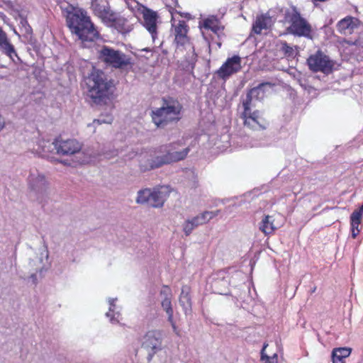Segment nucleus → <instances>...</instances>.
<instances>
[{"label": "nucleus", "mask_w": 363, "mask_h": 363, "mask_svg": "<svg viewBox=\"0 0 363 363\" xmlns=\"http://www.w3.org/2000/svg\"><path fill=\"white\" fill-rule=\"evenodd\" d=\"M280 50L284 52V55L287 57H294L296 55V50L294 47L289 45L286 42L283 41L280 43Z\"/></svg>", "instance_id": "31"}, {"label": "nucleus", "mask_w": 363, "mask_h": 363, "mask_svg": "<svg viewBox=\"0 0 363 363\" xmlns=\"http://www.w3.org/2000/svg\"><path fill=\"white\" fill-rule=\"evenodd\" d=\"M315 290H316V287L315 286V287L313 289V290H312V293L315 292Z\"/></svg>", "instance_id": "39"}, {"label": "nucleus", "mask_w": 363, "mask_h": 363, "mask_svg": "<svg viewBox=\"0 0 363 363\" xmlns=\"http://www.w3.org/2000/svg\"><path fill=\"white\" fill-rule=\"evenodd\" d=\"M6 33L2 30V28L0 27V38L3 35H4Z\"/></svg>", "instance_id": "38"}, {"label": "nucleus", "mask_w": 363, "mask_h": 363, "mask_svg": "<svg viewBox=\"0 0 363 363\" xmlns=\"http://www.w3.org/2000/svg\"><path fill=\"white\" fill-rule=\"evenodd\" d=\"M126 4L128 9L135 14H141L147 9L135 0H128Z\"/></svg>", "instance_id": "30"}, {"label": "nucleus", "mask_w": 363, "mask_h": 363, "mask_svg": "<svg viewBox=\"0 0 363 363\" xmlns=\"http://www.w3.org/2000/svg\"><path fill=\"white\" fill-rule=\"evenodd\" d=\"M136 23L137 21L133 16H125L113 12L105 25L113 28L122 35H126L133 30Z\"/></svg>", "instance_id": "11"}, {"label": "nucleus", "mask_w": 363, "mask_h": 363, "mask_svg": "<svg viewBox=\"0 0 363 363\" xmlns=\"http://www.w3.org/2000/svg\"><path fill=\"white\" fill-rule=\"evenodd\" d=\"M244 111L242 113L244 124L253 130L264 129L266 123L258 111H252L247 101H243Z\"/></svg>", "instance_id": "13"}, {"label": "nucleus", "mask_w": 363, "mask_h": 363, "mask_svg": "<svg viewBox=\"0 0 363 363\" xmlns=\"http://www.w3.org/2000/svg\"><path fill=\"white\" fill-rule=\"evenodd\" d=\"M272 84L266 82L259 84L257 86L252 88L247 94V98L244 101H247L251 106L254 99L261 100L264 97L265 92L272 89Z\"/></svg>", "instance_id": "20"}, {"label": "nucleus", "mask_w": 363, "mask_h": 363, "mask_svg": "<svg viewBox=\"0 0 363 363\" xmlns=\"http://www.w3.org/2000/svg\"><path fill=\"white\" fill-rule=\"evenodd\" d=\"M268 347V343L264 342L262 349L260 352V360L263 363H278V356L274 353L272 356H269L266 353V349Z\"/></svg>", "instance_id": "29"}, {"label": "nucleus", "mask_w": 363, "mask_h": 363, "mask_svg": "<svg viewBox=\"0 0 363 363\" xmlns=\"http://www.w3.org/2000/svg\"><path fill=\"white\" fill-rule=\"evenodd\" d=\"M85 82L88 96L96 104H106L113 94V82L99 69H93Z\"/></svg>", "instance_id": "2"}, {"label": "nucleus", "mask_w": 363, "mask_h": 363, "mask_svg": "<svg viewBox=\"0 0 363 363\" xmlns=\"http://www.w3.org/2000/svg\"><path fill=\"white\" fill-rule=\"evenodd\" d=\"M363 216L358 215L357 213H352L350 216L351 232L352 238H356L360 230L359 228Z\"/></svg>", "instance_id": "28"}, {"label": "nucleus", "mask_w": 363, "mask_h": 363, "mask_svg": "<svg viewBox=\"0 0 363 363\" xmlns=\"http://www.w3.org/2000/svg\"><path fill=\"white\" fill-rule=\"evenodd\" d=\"M182 106L177 101H164L162 107L152 111V119L157 127H164L181 118Z\"/></svg>", "instance_id": "6"}, {"label": "nucleus", "mask_w": 363, "mask_h": 363, "mask_svg": "<svg viewBox=\"0 0 363 363\" xmlns=\"http://www.w3.org/2000/svg\"><path fill=\"white\" fill-rule=\"evenodd\" d=\"M240 69L241 58L238 55H235L227 59L224 64L217 71V74L220 78L225 80L232 74L239 72Z\"/></svg>", "instance_id": "15"}, {"label": "nucleus", "mask_w": 363, "mask_h": 363, "mask_svg": "<svg viewBox=\"0 0 363 363\" xmlns=\"http://www.w3.org/2000/svg\"><path fill=\"white\" fill-rule=\"evenodd\" d=\"M99 59L115 69H124L131 65V57L122 51L104 45L99 52Z\"/></svg>", "instance_id": "8"}, {"label": "nucleus", "mask_w": 363, "mask_h": 363, "mask_svg": "<svg viewBox=\"0 0 363 363\" xmlns=\"http://www.w3.org/2000/svg\"><path fill=\"white\" fill-rule=\"evenodd\" d=\"M271 18L264 14L257 16L252 25V30L256 34H260L263 30H267L271 26Z\"/></svg>", "instance_id": "22"}, {"label": "nucleus", "mask_w": 363, "mask_h": 363, "mask_svg": "<svg viewBox=\"0 0 363 363\" xmlns=\"http://www.w3.org/2000/svg\"><path fill=\"white\" fill-rule=\"evenodd\" d=\"M351 349L349 347H337L332 352L333 363H345V359L350 356Z\"/></svg>", "instance_id": "25"}, {"label": "nucleus", "mask_w": 363, "mask_h": 363, "mask_svg": "<svg viewBox=\"0 0 363 363\" xmlns=\"http://www.w3.org/2000/svg\"><path fill=\"white\" fill-rule=\"evenodd\" d=\"M4 126V120L3 117L0 115V130H2V128Z\"/></svg>", "instance_id": "35"}, {"label": "nucleus", "mask_w": 363, "mask_h": 363, "mask_svg": "<svg viewBox=\"0 0 363 363\" xmlns=\"http://www.w3.org/2000/svg\"><path fill=\"white\" fill-rule=\"evenodd\" d=\"M161 304L167 315L168 321L171 324L174 332L178 334L177 327L174 320V311L172 305V298H163Z\"/></svg>", "instance_id": "24"}, {"label": "nucleus", "mask_w": 363, "mask_h": 363, "mask_svg": "<svg viewBox=\"0 0 363 363\" xmlns=\"http://www.w3.org/2000/svg\"><path fill=\"white\" fill-rule=\"evenodd\" d=\"M219 211H204L191 219L184 221L182 228L184 234L189 235L199 225H203L218 215Z\"/></svg>", "instance_id": "14"}, {"label": "nucleus", "mask_w": 363, "mask_h": 363, "mask_svg": "<svg viewBox=\"0 0 363 363\" xmlns=\"http://www.w3.org/2000/svg\"><path fill=\"white\" fill-rule=\"evenodd\" d=\"M66 9L67 25L71 32L79 40L91 42L99 38V32L85 11L72 5H69Z\"/></svg>", "instance_id": "1"}, {"label": "nucleus", "mask_w": 363, "mask_h": 363, "mask_svg": "<svg viewBox=\"0 0 363 363\" xmlns=\"http://www.w3.org/2000/svg\"><path fill=\"white\" fill-rule=\"evenodd\" d=\"M28 196L39 202L43 201L48 195L49 184L43 174L38 172L30 173L28 178Z\"/></svg>", "instance_id": "9"}, {"label": "nucleus", "mask_w": 363, "mask_h": 363, "mask_svg": "<svg viewBox=\"0 0 363 363\" xmlns=\"http://www.w3.org/2000/svg\"><path fill=\"white\" fill-rule=\"evenodd\" d=\"M179 14L182 16H184L185 18H190V14L189 13H179Z\"/></svg>", "instance_id": "37"}, {"label": "nucleus", "mask_w": 363, "mask_h": 363, "mask_svg": "<svg viewBox=\"0 0 363 363\" xmlns=\"http://www.w3.org/2000/svg\"><path fill=\"white\" fill-rule=\"evenodd\" d=\"M307 63L313 72H321L326 74L333 72L335 65L334 62L320 51L311 55L307 60Z\"/></svg>", "instance_id": "12"}, {"label": "nucleus", "mask_w": 363, "mask_h": 363, "mask_svg": "<svg viewBox=\"0 0 363 363\" xmlns=\"http://www.w3.org/2000/svg\"><path fill=\"white\" fill-rule=\"evenodd\" d=\"M45 147H46V145H43L42 150L39 151V152L40 153H46V152H49V150H45Z\"/></svg>", "instance_id": "36"}, {"label": "nucleus", "mask_w": 363, "mask_h": 363, "mask_svg": "<svg viewBox=\"0 0 363 363\" xmlns=\"http://www.w3.org/2000/svg\"><path fill=\"white\" fill-rule=\"evenodd\" d=\"M290 26L288 31L294 35L312 39V28L311 24L303 18L300 13L294 9L289 16Z\"/></svg>", "instance_id": "10"}, {"label": "nucleus", "mask_w": 363, "mask_h": 363, "mask_svg": "<svg viewBox=\"0 0 363 363\" xmlns=\"http://www.w3.org/2000/svg\"><path fill=\"white\" fill-rule=\"evenodd\" d=\"M353 213H357L358 215L363 216V203L359 209L355 210Z\"/></svg>", "instance_id": "34"}, {"label": "nucleus", "mask_w": 363, "mask_h": 363, "mask_svg": "<svg viewBox=\"0 0 363 363\" xmlns=\"http://www.w3.org/2000/svg\"><path fill=\"white\" fill-rule=\"evenodd\" d=\"M359 25L360 21L358 18L348 16L337 22V30L342 35H351Z\"/></svg>", "instance_id": "19"}, {"label": "nucleus", "mask_w": 363, "mask_h": 363, "mask_svg": "<svg viewBox=\"0 0 363 363\" xmlns=\"http://www.w3.org/2000/svg\"><path fill=\"white\" fill-rule=\"evenodd\" d=\"M190 293L191 287L189 286L184 285L182 287L179 302L182 307L185 314H187L189 312L191 311L192 302Z\"/></svg>", "instance_id": "21"}, {"label": "nucleus", "mask_w": 363, "mask_h": 363, "mask_svg": "<svg viewBox=\"0 0 363 363\" xmlns=\"http://www.w3.org/2000/svg\"><path fill=\"white\" fill-rule=\"evenodd\" d=\"M203 28L206 30H211L213 33H217L221 26L219 20L215 16H211L203 21Z\"/></svg>", "instance_id": "27"}, {"label": "nucleus", "mask_w": 363, "mask_h": 363, "mask_svg": "<svg viewBox=\"0 0 363 363\" xmlns=\"http://www.w3.org/2000/svg\"><path fill=\"white\" fill-rule=\"evenodd\" d=\"M143 15V26L151 35L153 41L157 38V22L158 15L157 12L146 9L142 13Z\"/></svg>", "instance_id": "16"}, {"label": "nucleus", "mask_w": 363, "mask_h": 363, "mask_svg": "<svg viewBox=\"0 0 363 363\" xmlns=\"http://www.w3.org/2000/svg\"><path fill=\"white\" fill-rule=\"evenodd\" d=\"M58 154L63 155H69L78 154V162L80 164H86L94 162L96 155L91 149H85L82 152V145L75 139L67 140H59L53 143Z\"/></svg>", "instance_id": "5"}, {"label": "nucleus", "mask_w": 363, "mask_h": 363, "mask_svg": "<svg viewBox=\"0 0 363 363\" xmlns=\"http://www.w3.org/2000/svg\"><path fill=\"white\" fill-rule=\"evenodd\" d=\"M172 21V33L174 35V42L177 45V48H184L189 50L188 62L189 65H193L196 60V55L194 52V48L187 35L189 30L188 26L184 21H179L177 23L173 18Z\"/></svg>", "instance_id": "7"}, {"label": "nucleus", "mask_w": 363, "mask_h": 363, "mask_svg": "<svg viewBox=\"0 0 363 363\" xmlns=\"http://www.w3.org/2000/svg\"><path fill=\"white\" fill-rule=\"evenodd\" d=\"M161 345V333L157 330L148 331L144 336L142 347L148 351L150 359L160 348Z\"/></svg>", "instance_id": "17"}, {"label": "nucleus", "mask_w": 363, "mask_h": 363, "mask_svg": "<svg viewBox=\"0 0 363 363\" xmlns=\"http://www.w3.org/2000/svg\"><path fill=\"white\" fill-rule=\"evenodd\" d=\"M171 189L168 186H160L153 189L145 188L137 193L135 202L155 208H162L169 196Z\"/></svg>", "instance_id": "4"}, {"label": "nucleus", "mask_w": 363, "mask_h": 363, "mask_svg": "<svg viewBox=\"0 0 363 363\" xmlns=\"http://www.w3.org/2000/svg\"><path fill=\"white\" fill-rule=\"evenodd\" d=\"M113 121V117L111 115L108 114L105 117L101 116L100 118L94 120L93 123L89 124V126H95L96 125H101L102 123H108L110 124Z\"/></svg>", "instance_id": "32"}, {"label": "nucleus", "mask_w": 363, "mask_h": 363, "mask_svg": "<svg viewBox=\"0 0 363 363\" xmlns=\"http://www.w3.org/2000/svg\"><path fill=\"white\" fill-rule=\"evenodd\" d=\"M179 143L161 146L155 157L150 161V169L157 168L166 164L184 160L189 152V147L179 148Z\"/></svg>", "instance_id": "3"}, {"label": "nucleus", "mask_w": 363, "mask_h": 363, "mask_svg": "<svg viewBox=\"0 0 363 363\" xmlns=\"http://www.w3.org/2000/svg\"><path fill=\"white\" fill-rule=\"evenodd\" d=\"M91 8L104 24L113 13L107 0H91Z\"/></svg>", "instance_id": "18"}, {"label": "nucleus", "mask_w": 363, "mask_h": 363, "mask_svg": "<svg viewBox=\"0 0 363 363\" xmlns=\"http://www.w3.org/2000/svg\"><path fill=\"white\" fill-rule=\"evenodd\" d=\"M160 296L163 297V298H172V294L170 287L167 285H163L160 290Z\"/></svg>", "instance_id": "33"}, {"label": "nucleus", "mask_w": 363, "mask_h": 363, "mask_svg": "<svg viewBox=\"0 0 363 363\" xmlns=\"http://www.w3.org/2000/svg\"><path fill=\"white\" fill-rule=\"evenodd\" d=\"M0 52L7 55L12 61L18 57L13 45L10 43L6 33L0 38Z\"/></svg>", "instance_id": "23"}, {"label": "nucleus", "mask_w": 363, "mask_h": 363, "mask_svg": "<svg viewBox=\"0 0 363 363\" xmlns=\"http://www.w3.org/2000/svg\"><path fill=\"white\" fill-rule=\"evenodd\" d=\"M273 221L272 216H265L259 223V230L266 235L272 233L276 229Z\"/></svg>", "instance_id": "26"}]
</instances>
